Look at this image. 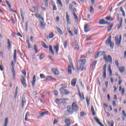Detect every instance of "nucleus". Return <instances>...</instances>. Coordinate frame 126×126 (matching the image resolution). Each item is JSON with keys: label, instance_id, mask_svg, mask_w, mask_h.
Segmentation results:
<instances>
[{"label": "nucleus", "instance_id": "f257e3e1", "mask_svg": "<svg viewBox=\"0 0 126 126\" xmlns=\"http://www.w3.org/2000/svg\"><path fill=\"white\" fill-rule=\"evenodd\" d=\"M34 16L38 20H41L40 22V26L43 28L45 27V26H46V24L44 23V18L42 17V15L37 13H35Z\"/></svg>", "mask_w": 126, "mask_h": 126}, {"label": "nucleus", "instance_id": "f03ea898", "mask_svg": "<svg viewBox=\"0 0 126 126\" xmlns=\"http://www.w3.org/2000/svg\"><path fill=\"white\" fill-rule=\"evenodd\" d=\"M86 63V59H80L78 62V70H83L84 69V65Z\"/></svg>", "mask_w": 126, "mask_h": 126}, {"label": "nucleus", "instance_id": "7ed1b4c3", "mask_svg": "<svg viewBox=\"0 0 126 126\" xmlns=\"http://www.w3.org/2000/svg\"><path fill=\"white\" fill-rule=\"evenodd\" d=\"M111 39H112V35H110L108 36V38L105 41V44L106 45H107V46H110L111 49H114V42L113 41H111Z\"/></svg>", "mask_w": 126, "mask_h": 126}, {"label": "nucleus", "instance_id": "20e7f679", "mask_svg": "<svg viewBox=\"0 0 126 126\" xmlns=\"http://www.w3.org/2000/svg\"><path fill=\"white\" fill-rule=\"evenodd\" d=\"M69 65L68 67V74H71L72 73L71 69L74 70V67H73V64H72V60L70 58L69 59Z\"/></svg>", "mask_w": 126, "mask_h": 126}, {"label": "nucleus", "instance_id": "39448f33", "mask_svg": "<svg viewBox=\"0 0 126 126\" xmlns=\"http://www.w3.org/2000/svg\"><path fill=\"white\" fill-rule=\"evenodd\" d=\"M122 42V34L120 36L118 35L115 36V44L117 47H119L121 45V42Z\"/></svg>", "mask_w": 126, "mask_h": 126}, {"label": "nucleus", "instance_id": "423d86ee", "mask_svg": "<svg viewBox=\"0 0 126 126\" xmlns=\"http://www.w3.org/2000/svg\"><path fill=\"white\" fill-rule=\"evenodd\" d=\"M60 94H62V95H68L70 93L66 89L63 88H60Z\"/></svg>", "mask_w": 126, "mask_h": 126}, {"label": "nucleus", "instance_id": "0eeeda50", "mask_svg": "<svg viewBox=\"0 0 126 126\" xmlns=\"http://www.w3.org/2000/svg\"><path fill=\"white\" fill-rule=\"evenodd\" d=\"M71 108L74 112H77L79 110V107L76 102H74L72 103Z\"/></svg>", "mask_w": 126, "mask_h": 126}, {"label": "nucleus", "instance_id": "6e6552de", "mask_svg": "<svg viewBox=\"0 0 126 126\" xmlns=\"http://www.w3.org/2000/svg\"><path fill=\"white\" fill-rule=\"evenodd\" d=\"M103 59L106 62V63H112V57L110 55H104L103 56Z\"/></svg>", "mask_w": 126, "mask_h": 126}, {"label": "nucleus", "instance_id": "1a4fd4ad", "mask_svg": "<svg viewBox=\"0 0 126 126\" xmlns=\"http://www.w3.org/2000/svg\"><path fill=\"white\" fill-rule=\"evenodd\" d=\"M11 66H12V69H11V71L13 75V79H15L16 78V76H15V70L14 69V63L13 61L11 62Z\"/></svg>", "mask_w": 126, "mask_h": 126}, {"label": "nucleus", "instance_id": "9d476101", "mask_svg": "<svg viewBox=\"0 0 126 126\" xmlns=\"http://www.w3.org/2000/svg\"><path fill=\"white\" fill-rule=\"evenodd\" d=\"M106 71H107V64H105L102 69V72H103L102 76L103 77V79H105L106 77H107V75L106 74Z\"/></svg>", "mask_w": 126, "mask_h": 126}, {"label": "nucleus", "instance_id": "9b49d317", "mask_svg": "<svg viewBox=\"0 0 126 126\" xmlns=\"http://www.w3.org/2000/svg\"><path fill=\"white\" fill-rule=\"evenodd\" d=\"M21 82L23 86H24L25 88H26V87H27V84H26V79H25V78L24 76H22V79H21Z\"/></svg>", "mask_w": 126, "mask_h": 126}, {"label": "nucleus", "instance_id": "f8f14e48", "mask_svg": "<svg viewBox=\"0 0 126 126\" xmlns=\"http://www.w3.org/2000/svg\"><path fill=\"white\" fill-rule=\"evenodd\" d=\"M99 24H100L101 25H105V24H109L110 25V23H109V22L105 21L104 19H101L99 20L98 22Z\"/></svg>", "mask_w": 126, "mask_h": 126}, {"label": "nucleus", "instance_id": "ddd939ff", "mask_svg": "<svg viewBox=\"0 0 126 126\" xmlns=\"http://www.w3.org/2000/svg\"><path fill=\"white\" fill-rule=\"evenodd\" d=\"M51 70L55 75H59L60 74V71L57 68H51Z\"/></svg>", "mask_w": 126, "mask_h": 126}, {"label": "nucleus", "instance_id": "4468645a", "mask_svg": "<svg viewBox=\"0 0 126 126\" xmlns=\"http://www.w3.org/2000/svg\"><path fill=\"white\" fill-rule=\"evenodd\" d=\"M104 55V52L99 51L98 52L96 55L94 56L95 59H98L100 57H102Z\"/></svg>", "mask_w": 126, "mask_h": 126}, {"label": "nucleus", "instance_id": "2eb2a0df", "mask_svg": "<svg viewBox=\"0 0 126 126\" xmlns=\"http://www.w3.org/2000/svg\"><path fill=\"white\" fill-rule=\"evenodd\" d=\"M117 26L118 29H121V28H123V18H120L119 24H117Z\"/></svg>", "mask_w": 126, "mask_h": 126}, {"label": "nucleus", "instance_id": "dca6fc26", "mask_svg": "<svg viewBox=\"0 0 126 126\" xmlns=\"http://www.w3.org/2000/svg\"><path fill=\"white\" fill-rule=\"evenodd\" d=\"M6 3L8 6V8H9L10 10H11L12 12H15V13H17V12H16V11L11 9V5H10L9 1H7V0H6Z\"/></svg>", "mask_w": 126, "mask_h": 126}, {"label": "nucleus", "instance_id": "f3484780", "mask_svg": "<svg viewBox=\"0 0 126 126\" xmlns=\"http://www.w3.org/2000/svg\"><path fill=\"white\" fill-rule=\"evenodd\" d=\"M119 91L121 92V95L122 96H124L125 95V88H122V85H120L119 87Z\"/></svg>", "mask_w": 126, "mask_h": 126}, {"label": "nucleus", "instance_id": "a211bd4d", "mask_svg": "<svg viewBox=\"0 0 126 126\" xmlns=\"http://www.w3.org/2000/svg\"><path fill=\"white\" fill-rule=\"evenodd\" d=\"M84 31L86 33L90 31V28H89V25L88 24H85L84 25Z\"/></svg>", "mask_w": 126, "mask_h": 126}, {"label": "nucleus", "instance_id": "6ab92c4d", "mask_svg": "<svg viewBox=\"0 0 126 126\" xmlns=\"http://www.w3.org/2000/svg\"><path fill=\"white\" fill-rule=\"evenodd\" d=\"M54 50H55V52L58 54L59 53V49H60V44L57 43L56 46L53 47Z\"/></svg>", "mask_w": 126, "mask_h": 126}, {"label": "nucleus", "instance_id": "aec40b11", "mask_svg": "<svg viewBox=\"0 0 126 126\" xmlns=\"http://www.w3.org/2000/svg\"><path fill=\"white\" fill-rule=\"evenodd\" d=\"M78 95L81 101H82V100H85V98L84 97V94H83V93L81 94L80 92H78Z\"/></svg>", "mask_w": 126, "mask_h": 126}, {"label": "nucleus", "instance_id": "412c9836", "mask_svg": "<svg viewBox=\"0 0 126 126\" xmlns=\"http://www.w3.org/2000/svg\"><path fill=\"white\" fill-rule=\"evenodd\" d=\"M46 79L50 80V81H56V80H57L56 78L53 77L52 76H46Z\"/></svg>", "mask_w": 126, "mask_h": 126}, {"label": "nucleus", "instance_id": "4be33fe9", "mask_svg": "<svg viewBox=\"0 0 126 126\" xmlns=\"http://www.w3.org/2000/svg\"><path fill=\"white\" fill-rule=\"evenodd\" d=\"M94 121L96 122V123H97V124L99 125V126H104L103 124L100 122V121L99 120V119H98L97 117H94Z\"/></svg>", "mask_w": 126, "mask_h": 126}, {"label": "nucleus", "instance_id": "5701e85b", "mask_svg": "<svg viewBox=\"0 0 126 126\" xmlns=\"http://www.w3.org/2000/svg\"><path fill=\"white\" fill-rule=\"evenodd\" d=\"M67 111H68L69 113L71 114H73V110L72 109V108L70 105H68L66 107Z\"/></svg>", "mask_w": 126, "mask_h": 126}, {"label": "nucleus", "instance_id": "b1692460", "mask_svg": "<svg viewBox=\"0 0 126 126\" xmlns=\"http://www.w3.org/2000/svg\"><path fill=\"white\" fill-rule=\"evenodd\" d=\"M35 83H36V76L35 75H33L32 77V86H34Z\"/></svg>", "mask_w": 126, "mask_h": 126}, {"label": "nucleus", "instance_id": "393cba45", "mask_svg": "<svg viewBox=\"0 0 126 126\" xmlns=\"http://www.w3.org/2000/svg\"><path fill=\"white\" fill-rule=\"evenodd\" d=\"M56 29L57 32H58L59 34H60V35H63V31H62V29H61L60 28H59L58 26H56Z\"/></svg>", "mask_w": 126, "mask_h": 126}, {"label": "nucleus", "instance_id": "a878e982", "mask_svg": "<svg viewBox=\"0 0 126 126\" xmlns=\"http://www.w3.org/2000/svg\"><path fill=\"white\" fill-rule=\"evenodd\" d=\"M107 70L109 71V76H112V75H113V73L112 72V69H111V64L108 65Z\"/></svg>", "mask_w": 126, "mask_h": 126}, {"label": "nucleus", "instance_id": "bb28decb", "mask_svg": "<svg viewBox=\"0 0 126 126\" xmlns=\"http://www.w3.org/2000/svg\"><path fill=\"white\" fill-rule=\"evenodd\" d=\"M76 80H77L75 78L71 80V85H72V86L73 87H74L76 84Z\"/></svg>", "mask_w": 126, "mask_h": 126}, {"label": "nucleus", "instance_id": "cd10ccee", "mask_svg": "<svg viewBox=\"0 0 126 126\" xmlns=\"http://www.w3.org/2000/svg\"><path fill=\"white\" fill-rule=\"evenodd\" d=\"M119 71L121 73H123L124 71H126V68H125V66H120L119 67Z\"/></svg>", "mask_w": 126, "mask_h": 126}, {"label": "nucleus", "instance_id": "c85d7f7f", "mask_svg": "<svg viewBox=\"0 0 126 126\" xmlns=\"http://www.w3.org/2000/svg\"><path fill=\"white\" fill-rule=\"evenodd\" d=\"M17 50L15 49L14 51V55H13V59L14 63H16V56H17Z\"/></svg>", "mask_w": 126, "mask_h": 126}, {"label": "nucleus", "instance_id": "c756f323", "mask_svg": "<svg viewBox=\"0 0 126 126\" xmlns=\"http://www.w3.org/2000/svg\"><path fill=\"white\" fill-rule=\"evenodd\" d=\"M7 48L8 50H10V48H11V43H10V40H9V39H7Z\"/></svg>", "mask_w": 126, "mask_h": 126}, {"label": "nucleus", "instance_id": "7c9ffc66", "mask_svg": "<svg viewBox=\"0 0 126 126\" xmlns=\"http://www.w3.org/2000/svg\"><path fill=\"white\" fill-rule=\"evenodd\" d=\"M49 51L50 52V53H51V54L53 55H55V52H54V50H53V46L50 45L49 46Z\"/></svg>", "mask_w": 126, "mask_h": 126}, {"label": "nucleus", "instance_id": "2f4dec72", "mask_svg": "<svg viewBox=\"0 0 126 126\" xmlns=\"http://www.w3.org/2000/svg\"><path fill=\"white\" fill-rule=\"evenodd\" d=\"M48 114H49V111H46L45 112H41V113H39V116L40 117H43V116H44V115H48Z\"/></svg>", "mask_w": 126, "mask_h": 126}, {"label": "nucleus", "instance_id": "473e14b6", "mask_svg": "<svg viewBox=\"0 0 126 126\" xmlns=\"http://www.w3.org/2000/svg\"><path fill=\"white\" fill-rule=\"evenodd\" d=\"M60 86L61 87V88H67V83H63Z\"/></svg>", "mask_w": 126, "mask_h": 126}, {"label": "nucleus", "instance_id": "72a5a7b5", "mask_svg": "<svg viewBox=\"0 0 126 126\" xmlns=\"http://www.w3.org/2000/svg\"><path fill=\"white\" fill-rule=\"evenodd\" d=\"M41 45L44 49H49V47L46 45V43L44 41H41Z\"/></svg>", "mask_w": 126, "mask_h": 126}, {"label": "nucleus", "instance_id": "f704fd0d", "mask_svg": "<svg viewBox=\"0 0 126 126\" xmlns=\"http://www.w3.org/2000/svg\"><path fill=\"white\" fill-rule=\"evenodd\" d=\"M91 109L93 116H95L96 113H95V110H94V107H93V106H91Z\"/></svg>", "mask_w": 126, "mask_h": 126}, {"label": "nucleus", "instance_id": "c9c22d12", "mask_svg": "<svg viewBox=\"0 0 126 126\" xmlns=\"http://www.w3.org/2000/svg\"><path fill=\"white\" fill-rule=\"evenodd\" d=\"M64 116H69V115H72V114L70 112H69V111L66 110L64 112Z\"/></svg>", "mask_w": 126, "mask_h": 126}, {"label": "nucleus", "instance_id": "e433bc0d", "mask_svg": "<svg viewBox=\"0 0 126 126\" xmlns=\"http://www.w3.org/2000/svg\"><path fill=\"white\" fill-rule=\"evenodd\" d=\"M113 27H114V24H111L110 25V26H109L108 27L107 32H110V31H111V30H112V28H113Z\"/></svg>", "mask_w": 126, "mask_h": 126}, {"label": "nucleus", "instance_id": "4c0bfd02", "mask_svg": "<svg viewBox=\"0 0 126 126\" xmlns=\"http://www.w3.org/2000/svg\"><path fill=\"white\" fill-rule=\"evenodd\" d=\"M66 20L67 21V23L69 24V17H68V14H67V12H66Z\"/></svg>", "mask_w": 126, "mask_h": 126}, {"label": "nucleus", "instance_id": "58836bf2", "mask_svg": "<svg viewBox=\"0 0 126 126\" xmlns=\"http://www.w3.org/2000/svg\"><path fill=\"white\" fill-rule=\"evenodd\" d=\"M105 19L109 21H113V20H114V19L111 16H106Z\"/></svg>", "mask_w": 126, "mask_h": 126}, {"label": "nucleus", "instance_id": "ea45409f", "mask_svg": "<svg viewBox=\"0 0 126 126\" xmlns=\"http://www.w3.org/2000/svg\"><path fill=\"white\" fill-rule=\"evenodd\" d=\"M52 6L53 7V10H57V6H56V4L54 1H52Z\"/></svg>", "mask_w": 126, "mask_h": 126}, {"label": "nucleus", "instance_id": "a19ab883", "mask_svg": "<svg viewBox=\"0 0 126 126\" xmlns=\"http://www.w3.org/2000/svg\"><path fill=\"white\" fill-rule=\"evenodd\" d=\"M45 53H42L40 56H39V60H42L44 58H45Z\"/></svg>", "mask_w": 126, "mask_h": 126}, {"label": "nucleus", "instance_id": "79ce46f5", "mask_svg": "<svg viewBox=\"0 0 126 126\" xmlns=\"http://www.w3.org/2000/svg\"><path fill=\"white\" fill-rule=\"evenodd\" d=\"M119 81H118V85H121L122 84V83L123 82V79L121 78V76H119L118 77Z\"/></svg>", "mask_w": 126, "mask_h": 126}, {"label": "nucleus", "instance_id": "37998d69", "mask_svg": "<svg viewBox=\"0 0 126 126\" xmlns=\"http://www.w3.org/2000/svg\"><path fill=\"white\" fill-rule=\"evenodd\" d=\"M7 124H8V118H5L4 126H7Z\"/></svg>", "mask_w": 126, "mask_h": 126}, {"label": "nucleus", "instance_id": "c03bdc74", "mask_svg": "<svg viewBox=\"0 0 126 126\" xmlns=\"http://www.w3.org/2000/svg\"><path fill=\"white\" fill-rule=\"evenodd\" d=\"M29 112H27L26 113V115H25V121H27V120H28V117L29 116Z\"/></svg>", "mask_w": 126, "mask_h": 126}, {"label": "nucleus", "instance_id": "a18cd8bd", "mask_svg": "<svg viewBox=\"0 0 126 126\" xmlns=\"http://www.w3.org/2000/svg\"><path fill=\"white\" fill-rule=\"evenodd\" d=\"M90 13H93V12H94V8H93V6H91L90 7Z\"/></svg>", "mask_w": 126, "mask_h": 126}, {"label": "nucleus", "instance_id": "49530a36", "mask_svg": "<svg viewBox=\"0 0 126 126\" xmlns=\"http://www.w3.org/2000/svg\"><path fill=\"white\" fill-rule=\"evenodd\" d=\"M49 39H53L54 38V33L51 32L49 34Z\"/></svg>", "mask_w": 126, "mask_h": 126}, {"label": "nucleus", "instance_id": "de8ad7c7", "mask_svg": "<svg viewBox=\"0 0 126 126\" xmlns=\"http://www.w3.org/2000/svg\"><path fill=\"white\" fill-rule=\"evenodd\" d=\"M33 49L35 51V54H37V53H38V48H37V46H36V45H34L33 46Z\"/></svg>", "mask_w": 126, "mask_h": 126}, {"label": "nucleus", "instance_id": "09e8293b", "mask_svg": "<svg viewBox=\"0 0 126 126\" xmlns=\"http://www.w3.org/2000/svg\"><path fill=\"white\" fill-rule=\"evenodd\" d=\"M81 117H84V116H86V113L84 112V111H82L80 112Z\"/></svg>", "mask_w": 126, "mask_h": 126}, {"label": "nucleus", "instance_id": "8fccbe9b", "mask_svg": "<svg viewBox=\"0 0 126 126\" xmlns=\"http://www.w3.org/2000/svg\"><path fill=\"white\" fill-rule=\"evenodd\" d=\"M32 8H33L34 12H39V10L38 9V8H37V7H36L35 6H32Z\"/></svg>", "mask_w": 126, "mask_h": 126}, {"label": "nucleus", "instance_id": "3c124183", "mask_svg": "<svg viewBox=\"0 0 126 126\" xmlns=\"http://www.w3.org/2000/svg\"><path fill=\"white\" fill-rule=\"evenodd\" d=\"M25 104H26V101L23 100V99H22V107L23 108V107H24V105H25Z\"/></svg>", "mask_w": 126, "mask_h": 126}, {"label": "nucleus", "instance_id": "603ef678", "mask_svg": "<svg viewBox=\"0 0 126 126\" xmlns=\"http://www.w3.org/2000/svg\"><path fill=\"white\" fill-rule=\"evenodd\" d=\"M115 64L117 67H119L120 66V63H119V61L118 60H116L115 61Z\"/></svg>", "mask_w": 126, "mask_h": 126}, {"label": "nucleus", "instance_id": "864d4df0", "mask_svg": "<svg viewBox=\"0 0 126 126\" xmlns=\"http://www.w3.org/2000/svg\"><path fill=\"white\" fill-rule=\"evenodd\" d=\"M86 102H87V106H89V105H90L89 98H88V97H86Z\"/></svg>", "mask_w": 126, "mask_h": 126}, {"label": "nucleus", "instance_id": "5fc2aeb1", "mask_svg": "<svg viewBox=\"0 0 126 126\" xmlns=\"http://www.w3.org/2000/svg\"><path fill=\"white\" fill-rule=\"evenodd\" d=\"M57 1L61 6H63V3H62V1L61 0H57Z\"/></svg>", "mask_w": 126, "mask_h": 126}, {"label": "nucleus", "instance_id": "6e6d98bb", "mask_svg": "<svg viewBox=\"0 0 126 126\" xmlns=\"http://www.w3.org/2000/svg\"><path fill=\"white\" fill-rule=\"evenodd\" d=\"M73 30H74V34L75 35H77V32H78L77 29L74 28Z\"/></svg>", "mask_w": 126, "mask_h": 126}, {"label": "nucleus", "instance_id": "4d7b16f0", "mask_svg": "<svg viewBox=\"0 0 126 126\" xmlns=\"http://www.w3.org/2000/svg\"><path fill=\"white\" fill-rule=\"evenodd\" d=\"M73 15L74 16V19H76V20H77V19H78V17H77V15H76V14L73 13Z\"/></svg>", "mask_w": 126, "mask_h": 126}, {"label": "nucleus", "instance_id": "13d9d810", "mask_svg": "<svg viewBox=\"0 0 126 126\" xmlns=\"http://www.w3.org/2000/svg\"><path fill=\"white\" fill-rule=\"evenodd\" d=\"M67 31L70 34V36H73V34L72 33V32H71V31L69 30V29H67Z\"/></svg>", "mask_w": 126, "mask_h": 126}, {"label": "nucleus", "instance_id": "bf43d9fd", "mask_svg": "<svg viewBox=\"0 0 126 126\" xmlns=\"http://www.w3.org/2000/svg\"><path fill=\"white\" fill-rule=\"evenodd\" d=\"M53 93H54V95H55V96H57V95H58V94H59V92L57 90L54 91L53 92Z\"/></svg>", "mask_w": 126, "mask_h": 126}, {"label": "nucleus", "instance_id": "052dcab7", "mask_svg": "<svg viewBox=\"0 0 126 126\" xmlns=\"http://www.w3.org/2000/svg\"><path fill=\"white\" fill-rule=\"evenodd\" d=\"M96 63H97V61H94L93 64L92 65V66L94 68L95 66H96Z\"/></svg>", "mask_w": 126, "mask_h": 126}, {"label": "nucleus", "instance_id": "680f3d73", "mask_svg": "<svg viewBox=\"0 0 126 126\" xmlns=\"http://www.w3.org/2000/svg\"><path fill=\"white\" fill-rule=\"evenodd\" d=\"M40 77L41 78H47V77L45 76V75H44L43 74H40Z\"/></svg>", "mask_w": 126, "mask_h": 126}, {"label": "nucleus", "instance_id": "e2e57ef3", "mask_svg": "<svg viewBox=\"0 0 126 126\" xmlns=\"http://www.w3.org/2000/svg\"><path fill=\"white\" fill-rule=\"evenodd\" d=\"M71 10H72V12L73 14V13H75V11H76V8H75V7H74Z\"/></svg>", "mask_w": 126, "mask_h": 126}, {"label": "nucleus", "instance_id": "0e129e2a", "mask_svg": "<svg viewBox=\"0 0 126 126\" xmlns=\"http://www.w3.org/2000/svg\"><path fill=\"white\" fill-rule=\"evenodd\" d=\"M22 73H23V74H24L25 76H26V71L25 70V69H23L22 71Z\"/></svg>", "mask_w": 126, "mask_h": 126}, {"label": "nucleus", "instance_id": "69168bd1", "mask_svg": "<svg viewBox=\"0 0 126 126\" xmlns=\"http://www.w3.org/2000/svg\"><path fill=\"white\" fill-rule=\"evenodd\" d=\"M63 46H64V48H66V47H67V41H65L63 43Z\"/></svg>", "mask_w": 126, "mask_h": 126}, {"label": "nucleus", "instance_id": "338daca9", "mask_svg": "<svg viewBox=\"0 0 126 126\" xmlns=\"http://www.w3.org/2000/svg\"><path fill=\"white\" fill-rule=\"evenodd\" d=\"M72 7H73V5H72V4H70L69 5V9L70 10H71L72 9Z\"/></svg>", "mask_w": 126, "mask_h": 126}, {"label": "nucleus", "instance_id": "774afa93", "mask_svg": "<svg viewBox=\"0 0 126 126\" xmlns=\"http://www.w3.org/2000/svg\"><path fill=\"white\" fill-rule=\"evenodd\" d=\"M122 114L123 115V116L124 117H126V111L125 110H124L122 111Z\"/></svg>", "mask_w": 126, "mask_h": 126}]
</instances>
